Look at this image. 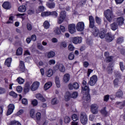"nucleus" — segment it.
Segmentation results:
<instances>
[{
  "mask_svg": "<svg viewBox=\"0 0 125 125\" xmlns=\"http://www.w3.org/2000/svg\"><path fill=\"white\" fill-rule=\"evenodd\" d=\"M89 26L90 29H92V34H93V36H94V37H95V38H96V37H98L100 31L98 28L96 27V26H95L94 24L95 23V20L94 19V18H93V16H89Z\"/></svg>",
  "mask_w": 125,
  "mask_h": 125,
  "instance_id": "obj_1",
  "label": "nucleus"
},
{
  "mask_svg": "<svg viewBox=\"0 0 125 125\" xmlns=\"http://www.w3.org/2000/svg\"><path fill=\"white\" fill-rule=\"evenodd\" d=\"M89 87L85 85L84 87H82V93H85V100L88 102H90V94H89Z\"/></svg>",
  "mask_w": 125,
  "mask_h": 125,
  "instance_id": "obj_2",
  "label": "nucleus"
},
{
  "mask_svg": "<svg viewBox=\"0 0 125 125\" xmlns=\"http://www.w3.org/2000/svg\"><path fill=\"white\" fill-rule=\"evenodd\" d=\"M66 12L65 11H62L58 18V24H62L64 20L66 19Z\"/></svg>",
  "mask_w": 125,
  "mask_h": 125,
  "instance_id": "obj_3",
  "label": "nucleus"
},
{
  "mask_svg": "<svg viewBox=\"0 0 125 125\" xmlns=\"http://www.w3.org/2000/svg\"><path fill=\"white\" fill-rule=\"evenodd\" d=\"M104 15L108 22L113 20V12L111 10L107 9L104 12Z\"/></svg>",
  "mask_w": 125,
  "mask_h": 125,
  "instance_id": "obj_4",
  "label": "nucleus"
},
{
  "mask_svg": "<svg viewBox=\"0 0 125 125\" xmlns=\"http://www.w3.org/2000/svg\"><path fill=\"white\" fill-rule=\"evenodd\" d=\"M80 122L82 125L87 124V116L84 112H82L80 114Z\"/></svg>",
  "mask_w": 125,
  "mask_h": 125,
  "instance_id": "obj_5",
  "label": "nucleus"
},
{
  "mask_svg": "<svg viewBox=\"0 0 125 125\" xmlns=\"http://www.w3.org/2000/svg\"><path fill=\"white\" fill-rule=\"evenodd\" d=\"M98 81V78L97 77V75H94L92 77L90 78V80L89 81V84L91 86H93V85H95L96 83Z\"/></svg>",
  "mask_w": 125,
  "mask_h": 125,
  "instance_id": "obj_6",
  "label": "nucleus"
},
{
  "mask_svg": "<svg viewBox=\"0 0 125 125\" xmlns=\"http://www.w3.org/2000/svg\"><path fill=\"white\" fill-rule=\"evenodd\" d=\"M20 71L21 72V73H28V69L26 68L25 66V62H23V61H21L20 62L19 64Z\"/></svg>",
  "mask_w": 125,
  "mask_h": 125,
  "instance_id": "obj_7",
  "label": "nucleus"
},
{
  "mask_svg": "<svg viewBox=\"0 0 125 125\" xmlns=\"http://www.w3.org/2000/svg\"><path fill=\"white\" fill-rule=\"evenodd\" d=\"M91 112L94 115L98 114V105L96 104H92L90 106Z\"/></svg>",
  "mask_w": 125,
  "mask_h": 125,
  "instance_id": "obj_8",
  "label": "nucleus"
},
{
  "mask_svg": "<svg viewBox=\"0 0 125 125\" xmlns=\"http://www.w3.org/2000/svg\"><path fill=\"white\" fill-rule=\"evenodd\" d=\"M68 88L70 90H73V89H79V88H80V84L77 82H74L73 84L70 83L68 84Z\"/></svg>",
  "mask_w": 125,
  "mask_h": 125,
  "instance_id": "obj_9",
  "label": "nucleus"
},
{
  "mask_svg": "<svg viewBox=\"0 0 125 125\" xmlns=\"http://www.w3.org/2000/svg\"><path fill=\"white\" fill-rule=\"evenodd\" d=\"M76 29L78 32H83L84 30V23L79 22L76 25Z\"/></svg>",
  "mask_w": 125,
  "mask_h": 125,
  "instance_id": "obj_10",
  "label": "nucleus"
},
{
  "mask_svg": "<svg viewBox=\"0 0 125 125\" xmlns=\"http://www.w3.org/2000/svg\"><path fill=\"white\" fill-rule=\"evenodd\" d=\"M14 109H15V106L14 104H10L8 106V110L7 111L6 115L7 116H9L10 115H11L12 113H13V111H14Z\"/></svg>",
  "mask_w": 125,
  "mask_h": 125,
  "instance_id": "obj_11",
  "label": "nucleus"
},
{
  "mask_svg": "<svg viewBox=\"0 0 125 125\" xmlns=\"http://www.w3.org/2000/svg\"><path fill=\"white\" fill-rule=\"evenodd\" d=\"M72 40V42L73 43H74V44L82 43V42H83V38L80 37H73Z\"/></svg>",
  "mask_w": 125,
  "mask_h": 125,
  "instance_id": "obj_12",
  "label": "nucleus"
},
{
  "mask_svg": "<svg viewBox=\"0 0 125 125\" xmlns=\"http://www.w3.org/2000/svg\"><path fill=\"white\" fill-rule=\"evenodd\" d=\"M114 36L110 33H107L105 36V41L106 42H111L114 41Z\"/></svg>",
  "mask_w": 125,
  "mask_h": 125,
  "instance_id": "obj_13",
  "label": "nucleus"
},
{
  "mask_svg": "<svg viewBox=\"0 0 125 125\" xmlns=\"http://www.w3.org/2000/svg\"><path fill=\"white\" fill-rule=\"evenodd\" d=\"M68 31L70 34L76 33V24L72 23L68 25Z\"/></svg>",
  "mask_w": 125,
  "mask_h": 125,
  "instance_id": "obj_14",
  "label": "nucleus"
},
{
  "mask_svg": "<svg viewBox=\"0 0 125 125\" xmlns=\"http://www.w3.org/2000/svg\"><path fill=\"white\" fill-rule=\"evenodd\" d=\"M2 7L3 8H4V9L9 10V9H11L12 7L11 3L8 1H5L3 3Z\"/></svg>",
  "mask_w": 125,
  "mask_h": 125,
  "instance_id": "obj_15",
  "label": "nucleus"
},
{
  "mask_svg": "<svg viewBox=\"0 0 125 125\" xmlns=\"http://www.w3.org/2000/svg\"><path fill=\"white\" fill-rule=\"evenodd\" d=\"M40 86V82L38 81L34 82L31 86V89L32 91H35L39 88Z\"/></svg>",
  "mask_w": 125,
  "mask_h": 125,
  "instance_id": "obj_16",
  "label": "nucleus"
},
{
  "mask_svg": "<svg viewBox=\"0 0 125 125\" xmlns=\"http://www.w3.org/2000/svg\"><path fill=\"white\" fill-rule=\"evenodd\" d=\"M36 98L39 100H40L42 102H45L46 101L45 98H44L41 93L36 94Z\"/></svg>",
  "mask_w": 125,
  "mask_h": 125,
  "instance_id": "obj_17",
  "label": "nucleus"
},
{
  "mask_svg": "<svg viewBox=\"0 0 125 125\" xmlns=\"http://www.w3.org/2000/svg\"><path fill=\"white\" fill-rule=\"evenodd\" d=\"M117 23L119 26H122L125 21V18L123 17H120L117 18Z\"/></svg>",
  "mask_w": 125,
  "mask_h": 125,
  "instance_id": "obj_18",
  "label": "nucleus"
},
{
  "mask_svg": "<svg viewBox=\"0 0 125 125\" xmlns=\"http://www.w3.org/2000/svg\"><path fill=\"white\" fill-rule=\"evenodd\" d=\"M12 61V58H7L4 62V65L5 66H7V67H10V65H11V62Z\"/></svg>",
  "mask_w": 125,
  "mask_h": 125,
  "instance_id": "obj_19",
  "label": "nucleus"
},
{
  "mask_svg": "<svg viewBox=\"0 0 125 125\" xmlns=\"http://www.w3.org/2000/svg\"><path fill=\"white\" fill-rule=\"evenodd\" d=\"M121 80L122 79H119L118 78H116L114 79V80L113 81V85L114 87H118V86H119V84H120L121 83H122L121 82Z\"/></svg>",
  "mask_w": 125,
  "mask_h": 125,
  "instance_id": "obj_20",
  "label": "nucleus"
},
{
  "mask_svg": "<svg viewBox=\"0 0 125 125\" xmlns=\"http://www.w3.org/2000/svg\"><path fill=\"white\" fill-rule=\"evenodd\" d=\"M106 108V106H104L100 110L101 114L103 116H104V117H107L108 116V111H107Z\"/></svg>",
  "mask_w": 125,
  "mask_h": 125,
  "instance_id": "obj_21",
  "label": "nucleus"
},
{
  "mask_svg": "<svg viewBox=\"0 0 125 125\" xmlns=\"http://www.w3.org/2000/svg\"><path fill=\"white\" fill-rule=\"evenodd\" d=\"M106 31L104 30L100 31L99 33V36L100 39H104L106 37Z\"/></svg>",
  "mask_w": 125,
  "mask_h": 125,
  "instance_id": "obj_22",
  "label": "nucleus"
},
{
  "mask_svg": "<svg viewBox=\"0 0 125 125\" xmlns=\"http://www.w3.org/2000/svg\"><path fill=\"white\" fill-rule=\"evenodd\" d=\"M116 104L119 106L120 109H123L125 106V101H123V102H117Z\"/></svg>",
  "mask_w": 125,
  "mask_h": 125,
  "instance_id": "obj_23",
  "label": "nucleus"
},
{
  "mask_svg": "<svg viewBox=\"0 0 125 125\" xmlns=\"http://www.w3.org/2000/svg\"><path fill=\"white\" fill-rule=\"evenodd\" d=\"M72 98L71 96V93L69 91H67L65 93V94L64 95V99L66 101H69L70 99Z\"/></svg>",
  "mask_w": 125,
  "mask_h": 125,
  "instance_id": "obj_24",
  "label": "nucleus"
},
{
  "mask_svg": "<svg viewBox=\"0 0 125 125\" xmlns=\"http://www.w3.org/2000/svg\"><path fill=\"white\" fill-rule=\"evenodd\" d=\"M52 86V83L51 82H47L44 85V89L47 90L50 87Z\"/></svg>",
  "mask_w": 125,
  "mask_h": 125,
  "instance_id": "obj_25",
  "label": "nucleus"
},
{
  "mask_svg": "<svg viewBox=\"0 0 125 125\" xmlns=\"http://www.w3.org/2000/svg\"><path fill=\"white\" fill-rule=\"evenodd\" d=\"M26 9L27 7H26V5H22L18 8V11H19V12H25Z\"/></svg>",
  "mask_w": 125,
  "mask_h": 125,
  "instance_id": "obj_26",
  "label": "nucleus"
},
{
  "mask_svg": "<svg viewBox=\"0 0 125 125\" xmlns=\"http://www.w3.org/2000/svg\"><path fill=\"white\" fill-rule=\"evenodd\" d=\"M63 80L64 83H68L70 81V74L68 73L64 74Z\"/></svg>",
  "mask_w": 125,
  "mask_h": 125,
  "instance_id": "obj_27",
  "label": "nucleus"
},
{
  "mask_svg": "<svg viewBox=\"0 0 125 125\" xmlns=\"http://www.w3.org/2000/svg\"><path fill=\"white\" fill-rule=\"evenodd\" d=\"M111 29L112 31H116L118 28V25L117 22H113L110 25Z\"/></svg>",
  "mask_w": 125,
  "mask_h": 125,
  "instance_id": "obj_28",
  "label": "nucleus"
},
{
  "mask_svg": "<svg viewBox=\"0 0 125 125\" xmlns=\"http://www.w3.org/2000/svg\"><path fill=\"white\" fill-rule=\"evenodd\" d=\"M59 70L60 72H61L62 73H64L65 72V66H64L63 64L59 63Z\"/></svg>",
  "mask_w": 125,
  "mask_h": 125,
  "instance_id": "obj_29",
  "label": "nucleus"
},
{
  "mask_svg": "<svg viewBox=\"0 0 125 125\" xmlns=\"http://www.w3.org/2000/svg\"><path fill=\"white\" fill-rule=\"evenodd\" d=\"M46 75L48 78L52 77V76L53 75V70L51 69H49L46 72Z\"/></svg>",
  "mask_w": 125,
  "mask_h": 125,
  "instance_id": "obj_30",
  "label": "nucleus"
},
{
  "mask_svg": "<svg viewBox=\"0 0 125 125\" xmlns=\"http://www.w3.org/2000/svg\"><path fill=\"white\" fill-rule=\"evenodd\" d=\"M22 53H23V49H22V47H20L17 49L16 53V55H18V56H19L20 55H22Z\"/></svg>",
  "mask_w": 125,
  "mask_h": 125,
  "instance_id": "obj_31",
  "label": "nucleus"
},
{
  "mask_svg": "<svg viewBox=\"0 0 125 125\" xmlns=\"http://www.w3.org/2000/svg\"><path fill=\"white\" fill-rule=\"evenodd\" d=\"M123 95H124V94L123 93V91L121 89H119L118 91L116 92V97H118L119 98H121V97H123Z\"/></svg>",
  "mask_w": 125,
  "mask_h": 125,
  "instance_id": "obj_32",
  "label": "nucleus"
},
{
  "mask_svg": "<svg viewBox=\"0 0 125 125\" xmlns=\"http://www.w3.org/2000/svg\"><path fill=\"white\" fill-rule=\"evenodd\" d=\"M50 16H51L54 18H57V17H58V13L55 11L50 12Z\"/></svg>",
  "mask_w": 125,
  "mask_h": 125,
  "instance_id": "obj_33",
  "label": "nucleus"
},
{
  "mask_svg": "<svg viewBox=\"0 0 125 125\" xmlns=\"http://www.w3.org/2000/svg\"><path fill=\"white\" fill-rule=\"evenodd\" d=\"M123 42H124V37L122 36L118 37L116 40V43L118 44H121Z\"/></svg>",
  "mask_w": 125,
  "mask_h": 125,
  "instance_id": "obj_34",
  "label": "nucleus"
},
{
  "mask_svg": "<svg viewBox=\"0 0 125 125\" xmlns=\"http://www.w3.org/2000/svg\"><path fill=\"white\" fill-rule=\"evenodd\" d=\"M55 83L56 84V86L58 88L60 87V80H59V77L58 76H56L55 78Z\"/></svg>",
  "mask_w": 125,
  "mask_h": 125,
  "instance_id": "obj_35",
  "label": "nucleus"
},
{
  "mask_svg": "<svg viewBox=\"0 0 125 125\" xmlns=\"http://www.w3.org/2000/svg\"><path fill=\"white\" fill-rule=\"evenodd\" d=\"M16 81L20 84H23L24 83V82H25V80H24L23 79L21 78V77H18Z\"/></svg>",
  "mask_w": 125,
  "mask_h": 125,
  "instance_id": "obj_36",
  "label": "nucleus"
},
{
  "mask_svg": "<svg viewBox=\"0 0 125 125\" xmlns=\"http://www.w3.org/2000/svg\"><path fill=\"white\" fill-rule=\"evenodd\" d=\"M43 26L44 29H49L50 24H49V22H48V21H45L43 24Z\"/></svg>",
  "mask_w": 125,
  "mask_h": 125,
  "instance_id": "obj_37",
  "label": "nucleus"
},
{
  "mask_svg": "<svg viewBox=\"0 0 125 125\" xmlns=\"http://www.w3.org/2000/svg\"><path fill=\"white\" fill-rule=\"evenodd\" d=\"M50 11L42 12L41 13V16L42 17H48L50 16Z\"/></svg>",
  "mask_w": 125,
  "mask_h": 125,
  "instance_id": "obj_38",
  "label": "nucleus"
},
{
  "mask_svg": "<svg viewBox=\"0 0 125 125\" xmlns=\"http://www.w3.org/2000/svg\"><path fill=\"white\" fill-rule=\"evenodd\" d=\"M112 65H113V63H110L109 66L107 67L108 74H112L113 72V68H112Z\"/></svg>",
  "mask_w": 125,
  "mask_h": 125,
  "instance_id": "obj_39",
  "label": "nucleus"
},
{
  "mask_svg": "<svg viewBox=\"0 0 125 125\" xmlns=\"http://www.w3.org/2000/svg\"><path fill=\"white\" fill-rule=\"evenodd\" d=\"M105 60L106 63H110V62H112V61H113V56H110L109 57H106L105 58Z\"/></svg>",
  "mask_w": 125,
  "mask_h": 125,
  "instance_id": "obj_40",
  "label": "nucleus"
},
{
  "mask_svg": "<svg viewBox=\"0 0 125 125\" xmlns=\"http://www.w3.org/2000/svg\"><path fill=\"white\" fill-rule=\"evenodd\" d=\"M10 125H22L19 121L13 120L10 122Z\"/></svg>",
  "mask_w": 125,
  "mask_h": 125,
  "instance_id": "obj_41",
  "label": "nucleus"
},
{
  "mask_svg": "<svg viewBox=\"0 0 125 125\" xmlns=\"http://www.w3.org/2000/svg\"><path fill=\"white\" fill-rule=\"evenodd\" d=\"M55 56V53L52 51H49L48 53L47 57L48 58H52V57H54Z\"/></svg>",
  "mask_w": 125,
  "mask_h": 125,
  "instance_id": "obj_42",
  "label": "nucleus"
},
{
  "mask_svg": "<svg viewBox=\"0 0 125 125\" xmlns=\"http://www.w3.org/2000/svg\"><path fill=\"white\" fill-rule=\"evenodd\" d=\"M60 47L61 48H62V47L63 48H66V47H67V42L64 41L61 42L60 44Z\"/></svg>",
  "mask_w": 125,
  "mask_h": 125,
  "instance_id": "obj_43",
  "label": "nucleus"
},
{
  "mask_svg": "<svg viewBox=\"0 0 125 125\" xmlns=\"http://www.w3.org/2000/svg\"><path fill=\"white\" fill-rule=\"evenodd\" d=\"M51 103L52 105H56L58 104V100H57V98H53L51 101Z\"/></svg>",
  "mask_w": 125,
  "mask_h": 125,
  "instance_id": "obj_44",
  "label": "nucleus"
},
{
  "mask_svg": "<svg viewBox=\"0 0 125 125\" xmlns=\"http://www.w3.org/2000/svg\"><path fill=\"white\" fill-rule=\"evenodd\" d=\"M95 21L97 23L98 25H101V22L102 21V20H101V18L96 16L95 17Z\"/></svg>",
  "mask_w": 125,
  "mask_h": 125,
  "instance_id": "obj_45",
  "label": "nucleus"
},
{
  "mask_svg": "<svg viewBox=\"0 0 125 125\" xmlns=\"http://www.w3.org/2000/svg\"><path fill=\"white\" fill-rule=\"evenodd\" d=\"M115 76L116 77V79H118L119 80H122V75L119 71H116L115 72Z\"/></svg>",
  "mask_w": 125,
  "mask_h": 125,
  "instance_id": "obj_46",
  "label": "nucleus"
},
{
  "mask_svg": "<svg viewBox=\"0 0 125 125\" xmlns=\"http://www.w3.org/2000/svg\"><path fill=\"white\" fill-rule=\"evenodd\" d=\"M54 32L56 35H61V30H60V28L57 27L54 30Z\"/></svg>",
  "mask_w": 125,
  "mask_h": 125,
  "instance_id": "obj_47",
  "label": "nucleus"
},
{
  "mask_svg": "<svg viewBox=\"0 0 125 125\" xmlns=\"http://www.w3.org/2000/svg\"><path fill=\"white\" fill-rule=\"evenodd\" d=\"M64 122L65 124H69L71 122V118L69 116H66L64 117Z\"/></svg>",
  "mask_w": 125,
  "mask_h": 125,
  "instance_id": "obj_48",
  "label": "nucleus"
},
{
  "mask_svg": "<svg viewBox=\"0 0 125 125\" xmlns=\"http://www.w3.org/2000/svg\"><path fill=\"white\" fill-rule=\"evenodd\" d=\"M9 95H10V96H12L14 98H16L18 96L17 94L13 91H12L9 92Z\"/></svg>",
  "mask_w": 125,
  "mask_h": 125,
  "instance_id": "obj_49",
  "label": "nucleus"
},
{
  "mask_svg": "<svg viewBox=\"0 0 125 125\" xmlns=\"http://www.w3.org/2000/svg\"><path fill=\"white\" fill-rule=\"evenodd\" d=\"M47 6L49 8L52 9L55 7V3L51 2L47 4Z\"/></svg>",
  "mask_w": 125,
  "mask_h": 125,
  "instance_id": "obj_50",
  "label": "nucleus"
},
{
  "mask_svg": "<svg viewBox=\"0 0 125 125\" xmlns=\"http://www.w3.org/2000/svg\"><path fill=\"white\" fill-rule=\"evenodd\" d=\"M74 58H75V55L74 54V53H73V52L69 53L68 55L69 60H74Z\"/></svg>",
  "mask_w": 125,
  "mask_h": 125,
  "instance_id": "obj_51",
  "label": "nucleus"
},
{
  "mask_svg": "<svg viewBox=\"0 0 125 125\" xmlns=\"http://www.w3.org/2000/svg\"><path fill=\"white\" fill-rule=\"evenodd\" d=\"M36 117L37 121H40V120H41V118L42 117V114L41 113V112H37Z\"/></svg>",
  "mask_w": 125,
  "mask_h": 125,
  "instance_id": "obj_52",
  "label": "nucleus"
},
{
  "mask_svg": "<svg viewBox=\"0 0 125 125\" xmlns=\"http://www.w3.org/2000/svg\"><path fill=\"white\" fill-rule=\"evenodd\" d=\"M68 48L69 51H73V50H75V47L72 44L68 45Z\"/></svg>",
  "mask_w": 125,
  "mask_h": 125,
  "instance_id": "obj_53",
  "label": "nucleus"
},
{
  "mask_svg": "<svg viewBox=\"0 0 125 125\" xmlns=\"http://www.w3.org/2000/svg\"><path fill=\"white\" fill-rule=\"evenodd\" d=\"M71 118H72V121H74V122H76V121H78V115L76 114H73L72 115Z\"/></svg>",
  "mask_w": 125,
  "mask_h": 125,
  "instance_id": "obj_54",
  "label": "nucleus"
},
{
  "mask_svg": "<svg viewBox=\"0 0 125 125\" xmlns=\"http://www.w3.org/2000/svg\"><path fill=\"white\" fill-rule=\"evenodd\" d=\"M110 99V95H106L104 97V102H108Z\"/></svg>",
  "mask_w": 125,
  "mask_h": 125,
  "instance_id": "obj_55",
  "label": "nucleus"
},
{
  "mask_svg": "<svg viewBox=\"0 0 125 125\" xmlns=\"http://www.w3.org/2000/svg\"><path fill=\"white\" fill-rule=\"evenodd\" d=\"M71 98H73L74 99L77 98L78 97V92H73L72 94H71Z\"/></svg>",
  "mask_w": 125,
  "mask_h": 125,
  "instance_id": "obj_56",
  "label": "nucleus"
},
{
  "mask_svg": "<svg viewBox=\"0 0 125 125\" xmlns=\"http://www.w3.org/2000/svg\"><path fill=\"white\" fill-rule=\"evenodd\" d=\"M6 92V90H5V88L0 87V95L1 94H4Z\"/></svg>",
  "mask_w": 125,
  "mask_h": 125,
  "instance_id": "obj_57",
  "label": "nucleus"
},
{
  "mask_svg": "<svg viewBox=\"0 0 125 125\" xmlns=\"http://www.w3.org/2000/svg\"><path fill=\"white\" fill-rule=\"evenodd\" d=\"M23 113H24V110L20 109L19 111H18L16 113V115L18 116V117H19V116H21V115H22V114H23Z\"/></svg>",
  "mask_w": 125,
  "mask_h": 125,
  "instance_id": "obj_58",
  "label": "nucleus"
},
{
  "mask_svg": "<svg viewBox=\"0 0 125 125\" xmlns=\"http://www.w3.org/2000/svg\"><path fill=\"white\" fill-rule=\"evenodd\" d=\"M119 66L120 69L123 72L124 70H125V66H124V62H120L119 63Z\"/></svg>",
  "mask_w": 125,
  "mask_h": 125,
  "instance_id": "obj_59",
  "label": "nucleus"
},
{
  "mask_svg": "<svg viewBox=\"0 0 125 125\" xmlns=\"http://www.w3.org/2000/svg\"><path fill=\"white\" fill-rule=\"evenodd\" d=\"M30 117L32 118H35V110L34 109H32L30 111Z\"/></svg>",
  "mask_w": 125,
  "mask_h": 125,
  "instance_id": "obj_60",
  "label": "nucleus"
},
{
  "mask_svg": "<svg viewBox=\"0 0 125 125\" xmlns=\"http://www.w3.org/2000/svg\"><path fill=\"white\" fill-rule=\"evenodd\" d=\"M85 3H86V0H81L79 2L80 6H83Z\"/></svg>",
  "mask_w": 125,
  "mask_h": 125,
  "instance_id": "obj_61",
  "label": "nucleus"
},
{
  "mask_svg": "<svg viewBox=\"0 0 125 125\" xmlns=\"http://www.w3.org/2000/svg\"><path fill=\"white\" fill-rule=\"evenodd\" d=\"M38 101L37 100H34L31 101V104L34 107L38 105Z\"/></svg>",
  "mask_w": 125,
  "mask_h": 125,
  "instance_id": "obj_62",
  "label": "nucleus"
},
{
  "mask_svg": "<svg viewBox=\"0 0 125 125\" xmlns=\"http://www.w3.org/2000/svg\"><path fill=\"white\" fill-rule=\"evenodd\" d=\"M38 11L39 12H43V11H44V6H40L38 7Z\"/></svg>",
  "mask_w": 125,
  "mask_h": 125,
  "instance_id": "obj_63",
  "label": "nucleus"
},
{
  "mask_svg": "<svg viewBox=\"0 0 125 125\" xmlns=\"http://www.w3.org/2000/svg\"><path fill=\"white\" fill-rule=\"evenodd\" d=\"M22 104L23 105H27L28 104V100L27 99L23 98L21 100Z\"/></svg>",
  "mask_w": 125,
  "mask_h": 125,
  "instance_id": "obj_64",
  "label": "nucleus"
}]
</instances>
